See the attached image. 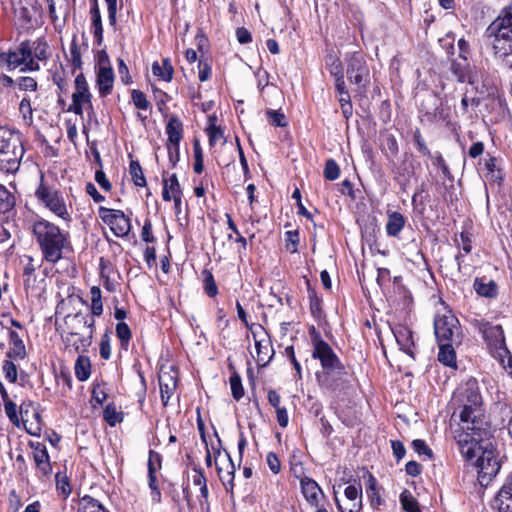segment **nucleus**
I'll return each mask as SVG.
<instances>
[{
    "label": "nucleus",
    "instance_id": "obj_1",
    "mask_svg": "<svg viewBox=\"0 0 512 512\" xmlns=\"http://www.w3.org/2000/svg\"><path fill=\"white\" fill-rule=\"evenodd\" d=\"M454 401L461 408L459 414L461 423L453 432L454 439L461 454L470 461L476 456L478 443L489 435L487 422L483 418L482 397L477 381L470 379L459 387L454 394Z\"/></svg>",
    "mask_w": 512,
    "mask_h": 512
},
{
    "label": "nucleus",
    "instance_id": "obj_2",
    "mask_svg": "<svg viewBox=\"0 0 512 512\" xmlns=\"http://www.w3.org/2000/svg\"><path fill=\"white\" fill-rule=\"evenodd\" d=\"M32 232L46 262L56 264L65 251L72 250L69 233L61 231L54 223L38 220L33 224Z\"/></svg>",
    "mask_w": 512,
    "mask_h": 512
},
{
    "label": "nucleus",
    "instance_id": "obj_3",
    "mask_svg": "<svg viewBox=\"0 0 512 512\" xmlns=\"http://www.w3.org/2000/svg\"><path fill=\"white\" fill-rule=\"evenodd\" d=\"M485 36L494 38V55L502 64L512 69V6L505 7L487 27Z\"/></svg>",
    "mask_w": 512,
    "mask_h": 512
},
{
    "label": "nucleus",
    "instance_id": "obj_4",
    "mask_svg": "<svg viewBox=\"0 0 512 512\" xmlns=\"http://www.w3.org/2000/svg\"><path fill=\"white\" fill-rule=\"evenodd\" d=\"M24 148L20 134L6 127H0V170L12 173L18 170Z\"/></svg>",
    "mask_w": 512,
    "mask_h": 512
},
{
    "label": "nucleus",
    "instance_id": "obj_5",
    "mask_svg": "<svg viewBox=\"0 0 512 512\" xmlns=\"http://www.w3.org/2000/svg\"><path fill=\"white\" fill-rule=\"evenodd\" d=\"M55 329L60 334L61 339L66 337L72 338L81 334L95 332V319L89 314L77 312L75 314H67L63 318V323L55 322Z\"/></svg>",
    "mask_w": 512,
    "mask_h": 512
},
{
    "label": "nucleus",
    "instance_id": "obj_6",
    "mask_svg": "<svg viewBox=\"0 0 512 512\" xmlns=\"http://www.w3.org/2000/svg\"><path fill=\"white\" fill-rule=\"evenodd\" d=\"M346 75L357 91L365 92L370 81V71L361 52L347 53L345 56Z\"/></svg>",
    "mask_w": 512,
    "mask_h": 512
},
{
    "label": "nucleus",
    "instance_id": "obj_7",
    "mask_svg": "<svg viewBox=\"0 0 512 512\" xmlns=\"http://www.w3.org/2000/svg\"><path fill=\"white\" fill-rule=\"evenodd\" d=\"M434 333L438 343L461 344L462 342L459 321L451 314L435 317Z\"/></svg>",
    "mask_w": 512,
    "mask_h": 512
},
{
    "label": "nucleus",
    "instance_id": "obj_8",
    "mask_svg": "<svg viewBox=\"0 0 512 512\" xmlns=\"http://www.w3.org/2000/svg\"><path fill=\"white\" fill-rule=\"evenodd\" d=\"M35 195L37 199L44 204L45 207H47L58 217L66 221L71 220L64 199L56 189L41 183L37 188Z\"/></svg>",
    "mask_w": 512,
    "mask_h": 512
},
{
    "label": "nucleus",
    "instance_id": "obj_9",
    "mask_svg": "<svg viewBox=\"0 0 512 512\" xmlns=\"http://www.w3.org/2000/svg\"><path fill=\"white\" fill-rule=\"evenodd\" d=\"M309 335L313 346L312 358L320 361L321 368L342 363L332 347L323 340L320 332L314 326L310 327Z\"/></svg>",
    "mask_w": 512,
    "mask_h": 512
},
{
    "label": "nucleus",
    "instance_id": "obj_10",
    "mask_svg": "<svg viewBox=\"0 0 512 512\" xmlns=\"http://www.w3.org/2000/svg\"><path fill=\"white\" fill-rule=\"evenodd\" d=\"M480 449H482V447L478 444L476 454ZM476 457L479 483L486 486L499 472L501 468L500 462L495 457L493 450L489 449H483L481 454L479 456L476 455L473 459Z\"/></svg>",
    "mask_w": 512,
    "mask_h": 512
},
{
    "label": "nucleus",
    "instance_id": "obj_11",
    "mask_svg": "<svg viewBox=\"0 0 512 512\" xmlns=\"http://www.w3.org/2000/svg\"><path fill=\"white\" fill-rule=\"evenodd\" d=\"M346 375L344 365L339 363L338 365L322 367L320 371L316 372L315 376L321 388L336 391L344 385Z\"/></svg>",
    "mask_w": 512,
    "mask_h": 512
},
{
    "label": "nucleus",
    "instance_id": "obj_12",
    "mask_svg": "<svg viewBox=\"0 0 512 512\" xmlns=\"http://www.w3.org/2000/svg\"><path fill=\"white\" fill-rule=\"evenodd\" d=\"M99 216L110 227L115 236L125 237L129 234L131 222L123 211L100 207Z\"/></svg>",
    "mask_w": 512,
    "mask_h": 512
},
{
    "label": "nucleus",
    "instance_id": "obj_13",
    "mask_svg": "<svg viewBox=\"0 0 512 512\" xmlns=\"http://www.w3.org/2000/svg\"><path fill=\"white\" fill-rule=\"evenodd\" d=\"M214 456H215V466L219 476L220 481L224 485L227 491L233 489V480L235 473L234 463L229 455V453L224 450V455L221 454V449L214 448Z\"/></svg>",
    "mask_w": 512,
    "mask_h": 512
},
{
    "label": "nucleus",
    "instance_id": "obj_14",
    "mask_svg": "<svg viewBox=\"0 0 512 512\" xmlns=\"http://www.w3.org/2000/svg\"><path fill=\"white\" fill-rule=\"evenodd\" d=\"M91 98L92 95L89 91L86 78L83 73H80L75 78V92L72 94V103L68 111L82 116L83 104H88L89 107L92 108Z\"/></svg>",
    "mask_w": 512,
    "mask_h": 512
},
{
    "label": "nucleus",
    "instance_id": "obj_15",
    "mask_svg": "<svg viewBox=\"0 0 512 512\" xmlns=\"http://www.w3.org/2000/svg\"><path fill=\"white\" fill-rule=\"evenodd\" d=\"M481 331L487 344L496 350L501 363H504L503 354H508L505 344L504 331L500 325H492L488 322L482 325Z\"/></svg>",
    "mask_w": 512,
    "mask_h": 512
},
{
    "label": "nucleus",
    "instance_id": "obj_16",
    "mask_svg": "<svg viewBox=\"0 0 512 512\" xmlns=\"http://www.w3.org/2000/svg\"><path fill=\"white\" fill-rule=\"evenodd\" d=\"M421 112L422 121H444L448 118V112L444 109L441 98L435 94H429L421 103Z\"/></svg>",
    "mask_w": 512,
    "mask_h": 512
},
{
    "label": "nucleus",
    "instance_id": "obj_17",
    "mask_svg": "<svg viewBox=\"0 0 512 512\" xmlns=\"http://www.w3.org/2000/svg\"><path fill=\"white\" fill-rule=\"evenodd\" d=\"M31 55V43L29 40H26L20 44L17 51L9 50L6 53H1L0 62L5 63L8 70H14L23 65Z\"/></svg>",
    "mask_w": 512,
    "mask_h": 512
},
{
    "label": "nucleus",
    "instance_id": "obj_18",
    "mask_svg": "<svg viewBox=\"0 0 512 512\" xmlns=\"http://www.w3.org/2000/svg\"><path fill=\"white\" fill-rule=\"evenodd\" d=\"M29 447L33 450V460L37 469L43 476L50 475L52 473V466L46 446L40 442L30 441Z\"/></svg>",
    "mask_w": 512,
    "mask_h": 512
},
{
    "label": "nucleus",
    "instance_id": "obj_19",
    "mask_svg": "<svg viewBox=\"0 0 512 512\" xmlns=\"http://www.w3.org/2000/svg\"><path fill=\"white\" fill-rule=\"evenodd\" d=\"M392 331L396 339V342L400 347V350L414 359L415 344L413 340L412 331L407 326L404 325H397L392 329Z\"/></svg>",
    "mask_w": 512,
    "mask_h": 512
},
{
    "label": "nucleus",
    "instance_id": "obj_20",
    "mask_svg": "<svg viewBox=\"0 0 512 512\" xmlns=\"http://www.w3.org/2000/svg\"><path fill=\"white\" fill-rule=\"evenodd\" d=\"M498 512H512V472L494 498Z\"/></svg>",
    "mask_w": 512,
    "mask_h": 512
},
{
    "label": "nucleus",
    "instance_id": "obj_21",
    "mask_svg": "<svg viewBox=\"0 0 512 512\" xmlns=\"http://www.w3.org/2000/svg\"><path fill=\"white\" fill-rule=\"evenodd\" d=\"M301 492L306 501L314 507L319 506V496H324V493L318 483L310 477L301 478L300 481Z\"/></svg>",
    "mask_w": 512,
    "mask_h": 512
},
{
    "label": "nucleus",
    "instance_id": "obj_22",
    "mask_svg": "<svg viewBox=\"0 0 512 512\" xmlns=\"http://www.w3.org/2000/svg\"><path fill=\"white\" fill-rule=\"evenodd\" d=\"M94 333L91 330L86 334L72 336V338L66 337L62 340L65 349L73 350L76 353H85L93 342Z\"/></svg>",
    "mask_w": 512,
    "mask_h": 512
},
{
    "label": "nucleus",
    "instance_id": "obj_23",
    "mask_svg": "<svg viewBox=\"0 0 512 512\" xmlns=\"http://www.w3.org/2000/svg\"><path fill=\"white\" fill-rule=\"evenodd\" d=\"M97 86L100 97L108 96L113 89L114 72L111 66H100L97 72Z\"/></svg>",
    "mask_w": 512,
    "mask_h": 512
},
{
    "label": "nucleus",
    "instance_id": "obj_24",
    "mask_svg": "<svg viewBox=\"0 0 512 512\" xmlns=\"http://www.w3.org/2000/svg\"><path fill=\"white\" fill-rule=\"evenodd\" d=\"M9 345L10 348L6 352V356L9 359H24L26 357V348L20 335L14 331L9 330Z\"/></svg>",
    "mask_w": 512,
    "mask_h": 512
},
{
    "label": "nucleus",
    "instance_id": "obj_25",
    "mask_svg": "<svg viewBox=\"0 0 512 512\" xmlns=\"http://www.w3.org/2000/svg\"><path fill=\"white\" fill-rule=\"evenodd\" d=\"M451 71L457 77L459 82L472 83L471 80V67L468 62L467 56H458L451 63Z\"/></svg>",
    "mask_w": 512,
    "mask_h": 512
},
{
    "label": "nucleus",
    "instance_id": "obj_26",
    "mask_svg": "<svg viewBox=\"0 0 512 512\" xmlns=\"http://www.w3.org/2000/svg\"><path fill=\"white\" fill-rule=\"evenodd\" d=\"M91 22L93 27V36L95 43L101 46L103 43V25L98 1L93 0L90 8Z\"/></svg>",
    "mask_w": 512,
    "mask_h": 512
},
{
    "label": "nucleus",
    "instance_id": "obj_27",
    "mask_svg": "<svg viewBox=\"0 0 512 512\" xmlns=\"http://www.w3.org/2000/svg\"><path fill=\"white\" fill-rule=\"evenodd\" d=\"M387 223L385 226L386 233L390 237H398L403 230L406 219L400 212H388Z\"/></svg>",
    "mask_w": 512,
    "mask_h": 512
},
{
    "label": "nucleus",
    "instance_id": "obj_28",
    "mask_svg": "<svg viewBox=\"0 0 512 512\" xmlns=\"http://www.w3.org/2000/svg\"><path fill=\"white\" fill-rule=\"evenodd\" d=\"M473 288L481 297L494 299L498 295V285L494 280L485 282L483 278H475Z\"/></svg>",
    "mask_w": 512,
    "mask_h": 512
},
{
    "label": "nucleus",
    "instance_id": "obj_29",
    "mask_svg": "<svg viewBox=\"0 0 512 512\" xmlns=\"http://www.w3.org/2000/svg\"><path fill=\"white\" fill-rule=\"evenodd\" d=\"M167 143L180 144L183 137V124L176 115H172L166 125Z\"/></svg>",
    "mask_w": 512,
    "mask_h": 512
},
{
    "label": "nucleus",
    "instance_id": "obj_30",
    "mask_svg": "<svg viewBox=\"0 0 512 512\" xmlns=\"http://www.w3.org/2000/svg\"><path fill=\"white\" fill-rule=\"evenodd\" d=\"M439 345V353L438 360L445 366L456 367V353L455 346L459 344L452 343H438Z\"/></svg>",
    "mask_w": 512,
    "mask_h": 512
},
{
    "label": "nucleus",
    "instance_id": "obj_31",
    "mask_svg": "<svg viewBox=\"0 0 512 512\" xmlns=\"http://www.w3.org/2000/svg\"><path fill=\"white\" fill-rule=\"evenodd\" d=\"M152 73L159 79L170 82L173 78L174 68L169 58L162 59V63L155 61L152 64Z\"/></svg>",
    "mask_w": 512,
    "mask_h": 512
},
{
    "label": "nucleus",
    "instance_id": "obj_32",
    "mask_svg": "<svg viewBox=\"0 0 512 512\" xmlns=\"http://www.w3.org/2000/svg\"><path fill=\"white\" fill-rule=\"evenodd\" d=\"M74 370L75 376L79 381H86L91 375V362L89 357L79 355L76 359Z\"/></svg>",
    "mask_w": 512,
    "mask_h": 512
},
{
    "label": "nucleus",
    "instance_id": "obj_33",
    "mask_svg": "<svg viewBox=\"0 0 512 512\" xmlns=\"http://www.w3.org/2000/svg\"><path fill=\"white\" fill-rule=\"evenodd\" d=\"M77 512H110L97 499L85 495L80 499Z\"/></svg>",
    "mask_w": 512,
    "mask_h": 512
},
{
    "label": "nucleus",
    "instance_id": "obj_34",
    "mask_svg": "<svg viewBox=\"0 0 512 512\" xmlns=\"http://www.w3.org/2000/svg\"><path fill=\"white\" fill-rule=\"evenodd\" d=\"M367 476H368V486L366 489L367 496L370 499L371 506L373 508H376V507L380 506L382 503V499H381L379 490L377 488V480L370 472H367Z\"/></svg>",
    "mask_w": 512,
    "mask_h": 512
},
{
    "label": "nucleus",
    "instance_id": "obj_35",
    "mask_svg": "<svg viewBox=\"0 0 512 512\" xmlns=\"http://www.w3.org/2000/svg\"><path fill=\"white\" fill-rule=\"evenodd\" d=\"M16 204L15 196L0 184V213L9 212Z\"/></svg>",
    "mask_w": 512,
    "mask_h": 512
},
{
    "label": "nucleus",
    "instance_id": "obj_36",
    "mask_svg": "<svg viewBox=\"0 0 512 512\" xmlns=\"http://www.w3.org/2000/svg\"><path fill=\"white\" fill-rule=\"evenodd\" d=\"M129 173L131 175L133 183L138 187L146 186V178L144 176L142 167L137 160H131L129 164Z\"/></svg>",
    "mask_w": 512,
    "mask_h": 512
},
{
    "label": "nucleus",
    "instance_id": "obj_37",
    "mask_svg": "<svg viewBox=\"0 0 512 512\" xmlns=\"http://www.w3.org/2000/svg\"><path fill=\"white\" fill-rule=\"evenodd\" d=\"M400 503L406 512H422L417 499L407 489L400 494Z\"/></svg>",
    "mask_w": 512,
    "mask_h": 512
},
{
    "label": "nucleus",
    "instance_id": "obj_38",
    "mask_svg": "<svg viewBox=\"0 0 512 512\" xmlns=\"http://www.w3.org/2000/svg\"><path fill=\"white\" fill-rule=\"evenodd\" d=\"M103 418L113 427L123 421V414L117 411L114 403H109L103 411Z\"/></svg>",
    "mask_w": 512,
    "mask_h": 512
},
{
    "label": "nucleus",
    "instance_id": "obj_39",
    "mask_svg": "<svg viewBox=\"0 0 512 512\" xmlns=\"http://www.w3.org/2000/svg\"><path fill=\"white\" fill-rule=\"evenodd\" d=\"M202 276L205 293L211 298L215 297L218 294V287L214 280L213 274L210 270L204 269L202 271Z\"/></svg>",
    "mask_w": 512,
    "mask_h": 512
},
{
    "label": "nucleus",
    "instance_id": "obj_40",
    "mask_svg": "<svg viewBox=\"0 0 512 512\" xmlns=\"http://www.w3.org/2000/svg\"><path fill=\"white\" fill-rule=\"evenodd\" d=\"M266 117L268 122L275 127H286L288 126V121L284 113L281 112V110H273V109H267Z\"/></svg>",
    "mask_w": 512,
    "mask_h": 512
},
{
    "label": "nucleus",
    "instance_id": "obj_41",
    "mask_svg": "<svg viewBox=\"0 0 512 512\" xmlns=\"http://www.w3.org/2000/svg\"><path fill=\"white\" fill-rule=\"evenodd\" d=\"M32 56L38 60H46L50 57L48 45L43 39H37L31 44Z\"/></svg>",
    "mask_w": 512,
    "mask_h": 512
},
{
    "label": "nucleus",
    "instance_id": "obj_42",
    "mask_svg": "<svg viewBox=\"0 0 512 512\" xmlns=\"http://www.w3.org/2000/svg\"><path fill=\"white\" fill-rule=\"evenodd\" d=\"M116 336L120 340L121 346L127 348L131 338L132 332L125 322H118L115 328Z\"/></svg>",
    "mask_w": 512,
    "mask_h": 512
},
{
    "label": "nucleus",
    "instance_id": "obj_43",
    "mask_svg": "<svg viewBox=\"0 0 512 512\" xmlns=\"http://www.w3.org/2000/svg\"><path fill=\"white\" fill-rule=\"evenodd\" d=\"M229 382L233 398L236 401H239L244 396V389L240 375L237 372H233L230 376Z\"/></svg>",
    "mask_w": 512,
    "mask_h": 512
},
{
    "label": "nucleus",
    "instance_id": "obj_44",
    "mask_svg": "<svg viewBox=\"0 0 512 512\" xmlns=\"http://www.w3.org/2000/svg\"><path fill=\"white\" fill-rule=\"evenodd\" d=\"M484 166L488 173L491 175L493 181H501L503 179L501 169L497 166V158L488 155V159H485Z\"/></svg>",
    "mask_w": 512,
    "mask_h": 512
},
{
    "label": "nucleus",
    "instance_id": "obj_45",
    "mask_svg": "<svg viewBox=\"0 0 512 512\" xmlns=\"http://www.w3.org/2000/svg\"><path fill=\"white\" fill-rule=\"evenodd\" d=\"M323 175L329 181H334L339 177L340 167L334 159L326 160Z\"/></svg>",
    "mask_w": 512,
    "mask_h": 512
},
{
    "label": "nucleus",
    "instance_id": "obj_46",
    "mask_svg": "<svg viewBox=\"0 0 512 512\" xmlns=\"http://www.w3.org/2000/svg\"><path fill=\"white\" fill-rule=\"evenodd\" d=\"M326 65L331 76L334 78L344 75L342 63L337 57L333 55L327 56Z\"/></svg>",
    "mask_w": 512,
    "mask_h": 512
},
{
    "label": "nucleus",
    "instance_id": "obj_47",
    "mask_svg": "<svg viewBox=\"0 0 512 512\" xmlns=\"http://www.w3.org/2000/svg\"><path fill=\"white\" fill-rule=\"evenodd\" d=\"M413 142L420 154L432 158L431 151L426 145L425 139L423 138L421 131L418 128L413 132Z\"/></svg>",
    "mask_w": 512,
    "mask_h": 512
},
{
    "label": "nucleus",
    "instance_id": "obj_48",
    "mask_svg": "<svg viewBox=\"0 0 512 512\" xmlns=\"http://www.w3.org/2000/svg\"><path fill=\"white\" fill-rule=\"evenodd\" d=\"M131 98L134 106L139 110H147L151 106L150 102L146 98V95L140 90H132Z\"/></svg>",
    "mask_w": 512,
    "mask_h": 512
},
{
    "label": "nucleus",
    "instance_id": "obj_49",
    "mask_svg": "<svg viewBox=\"0 0 512 512\" xmlns=\"http://www.w3.org/2000/svg\"><path fill=\"white\" fill-rule=\"evenodd\" d=\"M171 384L163 383L160 380V394H161V400L164 406H167L169 399L171 398L173 391L176 387V382L173 378L170 379Z\"/></svg>",
    "mask_w": 512,
    "mask_h": 512
},
{
    "label": "nucleus",
    "instance_id": "obj_50",
    "mask_svg": "<svg viewBox=\"0 0 512 512\" xmlns=\"http://www.w3.org/2000/svg\"><path fill=\"white\" fill-rule=\"evenodd\" d=\"M56 489L65 498L71 494V486L66 475H62L61 473L56 474Z\"/></svg>",
    "mask_w": 512,
    "mask_h": 512
},
{
    "label": "nucleus",
    "instance_id": "obj_51",
    "mask_svg": "<svg viewBox=\"0 0 512 512\" xmlns=\"http://www.w3.org/2000/svg\"><path fill=\"white\" fill-rule=\"evenodd\" d=\"M70 54H71V63L74 67V69H79L82 66V60H81V52L78 47L77 41H76V35L73 36L71 46H70Z\"/></svg>",
    "mask_w": 512,
    "mask_h": 512
},
{
    "label": "nucleus",
    "instance_id": "obj_52",
    "mask_svg": "<svg viewBox=\"0 0 512 512\" xmlns=\"http://www.w3.org/2000/svg\"><path fill=\"white\" fill-rule=\"evenodd\" d=\"M434 162L433 164L440 168L443 176L447 178L449 181L453 182L454 177L446 164V161L444 160L443 156L440 153H437L435 156H432Z\"/></svg>",
    "mask_w": 512,
    "mask_h": 512
},
{
    "label": "nucleus",
    "instance_id": "obj_53",
    "mask_svg": "<svg viewBox=\"0 0 512 512\" xmlns=\"http://www.w3.org/2000/svg\"><path fill=\"white\" fill-rule=\"evenodd\" d=\"M346 501L362 500V487L360 484L348 485L344 490Z\"/></svg>",
    "mask_w": 512,
    "mask_h": 512
},
{
    "label": "nucleus",
    "instance_id": "obj_54",
    "mask_svg": "<svg viewBox=\"0 0 512 512\" xmlns=\"http://www.w3.org/2000/svg\"><path fill=\"white\" fill-rule=\"evenodd\" d=\"M206 132L209 137V144L211 146H214L217 141L224 138L223 130L219 126H216L214 123L206 128Z\"/></svg>",
    "mask_w": 512,
    "mask_h": 512
},
{
    "label": "nucleus",
    "instance_id": "obj_55",
    "mask_svg": "<svg viewBox=\"0 0 512 512\" xmlns=\"http://www.w3.org/2000/svg\"><path fill=\"white\" fill-rule=\"evenodd\" d=\"M308 298L310 301V310L313 315L321 312V299L317 296L316 291L308 286Z\"/></svg>",
    "mask_w": 512,
    "mask_h": 512
},
{
    "label": "nucleus",
    "instance_id": "obj_56",
    "mask_svg": "<svg viewBox=\"0 0 512 512\" xmlns=\"http://www.w3.org/2000/svg\"><path fill=\"white\" fill-rule=\"evenodd\" d=\"M2 370L5 374V378L14 383L17 380V367L11 360H5L3 362Z\"/></svg>",
    "mask_w": 512,
    "mask_h": 512
},
{
    "label": "nucleus",
    "instance_id": "obj_57",
    "mask_svg": "<svg viewBox=\"0 0 512 512\" xmlns=\"http://www.w3.org/2000/svg\"><path fill=\"white\" fill-rule=\"evenodd\" d=\"M336 504L341 512H360L362 509V500L345 501L342 505L336 498Z\"/></svg>",
    "mask_w": 512,
    "mask_h": 512
},
{
    "label": "nucleus",
    "instance_id": "obj_58",
    "mask_svg": "<svg viewBox=\"0 0 512 512\" xmlns=\"http://www.w3.org/2000/svg\"><path fill=\"white\" fill-rule=\"evenodd\" d=\"M100 356L104 360H108L111 356L110 336L108 332L104 333L99 345Z\"/></svg>",
    "mask_w": 512,
    "mask_h": 512
},
{
    "label": "nucleus",
    "instance_id": "obj_59",
    "mask_svg": "<svg viewBox=\"0 0 512 512\" xmlns=\"http://www.w3.org/2000/svg\"><path fill=\"white\" fill-rule=\"evenodd\" d=\"M17 85L23 91H35L37 89V82L34 78L24 76L17 79Z\"/></svg>",
    "mask_w": 512,
    "mask_h": 512
},
{
    "label": "nucleus",
    "instance_id": "obj_60",
    "mask_svg": "<svg viewBox=\"0 0 512 512\" xmlns=\"http://www.w3.org/2000/svg\"><path fill=\"white\" fill-rule=\"evenodd\" d=\"M412 447L419 455H426L429 458L433 457L432 450L427 446L424 440L416 439L412 442Z\"/></svg>",
    "mask_w": 512,
    "mask_h": 512
},
{
    "label": "nucleus",
    "instance_id": "obj_61",
    "mask_svg": "<svg viewBox=\"0 0 512 512\" xmlns=\"http://www.w3.org/2000/svg\"><path fill=\"white\" fill-rule=\"evenodd\" d=\"M266 462L269 469L274 473L278 474L281 470V463L278 456L274 452H269L266 456Z\"/></svg>",
    "mask_w": 512,
    "mask_h": 512
},
{
    "label": "nucleus",
    "instance_id": "obj_62",
    "mask_svg": "<svg viewBox=\"0 0 512 512\" xmlns=\"http://www.w3.org/2000/svg\"><path fill=\"white\" fill-rule=\"evenodd\" d=\"M167 151H168V158L172 166H176L180 159V151H179V144H172L167 143L166 144Z\"/></svg>",
    "mask_w": 512,
    "mask_h": 512
},
{
    "label": "nucleus",
    "instance_id": "obj_63",
    "mask_svg": "<svg viewBox=\"0 0 512 512\" xmlns=\"http://www.w3.org/2000/svg\"><path fill=\"white\" fill-rule=\"evenodd\" d=\"M391 448L393 451V456L397 462H399L406 454L404 444L399 440H391Z\"/></svg>",
    "mask_w": 512,
    "mask_h": 512
},
{
    "label": "nucleus",
    "instance_id": "obj_64",
    "mask_svg": "<svg viewBox=\"0 0 512 512\" xmlns=\"http://www.w3.org/2000/svg\"><path fill=\"white\" fill-rule=\"evenodd\" d=\"M141 238L147 243L155 242V237L152 234V224L150 219H146L141 231Z\"/></svg>",
    "mask_w": 512,
    "mask_h": 512
}]
</instances>
